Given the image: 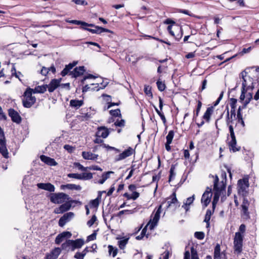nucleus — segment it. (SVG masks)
Here are the masks:
<instances>
[{"mask_svg": "<svg viewBox=\"0 0 259 259\" xmlns=\"http://www.w3.org/2000/svg\"><path fill=\"white\" fill-rule=\"evenodd\" d=\"M156 83L158 89L160 91H164V90L165 88V85L164 83H163L162 81L159 80L157 81Z\"/></svg>", "mask_w": 259, "mask_h": 259, "instance_id": "nucleus-53", "label": "nucleus"}, {"mask_svg": "<svg viewBox=\"0 0 259 259\" xmlns=\"http://www.w3.org/2000/svg\"><path fill=\"white\" fill-rule=\"evenodd\" d=\"M40 159L42 162L50 166H55L57 164L54 159L44 155L40 156Z\"/></svg>", "mask_w": 259, "mask_h": 259, "instance_id": "nucleus-27", "label": "nucleus"}, {"mask_svg": "<svg viewBox=\"0 0 259 259\" xmlns=\"http://www.w3.org/2000/svg\"><path fill=\"white\" fill-rule=\"evenodd\" d=\"M114 172L112 171H109L106 172H104L102 175V178L98 181V183L100 184H103L104 182L110 178V175L111 174H113Z\"/></svg>", "mask_w": 259, "mask_h": 259, "instance_id": "nucleus-35", "label": "nucleus"}, {"mask_svg": "<svg viewBox=\"0 0 259 259\" xmlns=\"http://www.w3.org/2000/svg\"><path fill=\"white\" fill-rule=\"evenodd\" d=\"M166 24H171L167 27V30L171 36L177 40H179L182 37L181 27L176 24V22L170 19H167L164 22Z\"/></svg>", "mask_w": 259, "mask_h": 259, "instance_id": "nucleus-3", "label": "nucleus"}, {"mask_svg": "<svg viewBox=\"0 0 259 259\" xmlns=\"http://www.w3.org/2000/svg\"><path fill=\"white\" fill-rule=\"evenodd\" d=\"M0 153L5 158H9V152L6 146V141L5 140L0 141Z\"/></svg>", "mask_w": 259, "mask_h": 259, "instance_id": "nucleus-23", "label": "nucleus"}, {"mask_svg": "<svg viewBox=\"0 0 259 259\" xmlns=\"http://www.w3.org/2000/svg\"><path fill=\"white\" fill-rule=\"evenodd\" d=\"M82 252H77L74 255V258L76 259H83L84 255Z\"/></svg>", "mask_w": 259, "mask_h": 259, "instance_id": "nucleus-60", "label": "nucleus"}, {"mask_svg": "<svg viewBox=\"0 0 259 259\" xmlns=\"http://www.w3.org/2000/svg\"><path fill=\"white\" fill-rule=\"evenodd\" d=\"M229 128L231 138V140L229 141L228 142V145L229 146L230 150L232 151L233 152L238 151L240 150V147L236 146L237 141L234 132L233 126L230 125L229 127Z\"/></svg>", "mask_w": 259, "mask_h": 259, "instance_id": "nucleus-9", "label": "nucleus"}, {"mask_svg": "<svg viewBox=\"0 0 259 259\" xmlns=\"http://www.w3.org/2000/svg\"><path fill=\"white\" fill-rule=\"evenodd\" d=\"M134 152V150L132 148L130 147L127 149L124 150L123 152L117 155L115 157L114 160L115 161H119L123 159H124L126 157L131 156L133 154Z\"/></svg>", "mask_w": 259, "mask_h": 259, "instance_id": "nucleus-13", "label": "nucleus"}, {"mask_svg": "<svg viewBox=\"0 0 259 259\" xmlns=\"http://www.w3.org/2000/svg\"><path fill=\"white\" fill-rule=\"evenodd\" d=\"M49 73V69H48V68H46L45 67H42L41 71H40V73L44 75V76H46Z\"/></svg>", "mask_w": 259, "mask_h": 259, "instance_id": "nucleus-63", "label": "nucleus"}, {"mask_svg": "<svg viewBox=\"0 0 259 259\" xmlns=\"http://www.w3.org/2000/svg\"><path fill=\"white\" fill-rule=\"evenodd\" d=\"M74 217V213L72 212H69L65 213L59 221V226L63 227L67 222L70 221Z\"/></svg>", "mask_w": 259, "mask_h": 259, "instance_id": "nucleus-16", "label": "nucleus"}, {"mask_svg": "<svg viewBox=\"0 0 259 259\" xmlns=\"http://www.w3.org/2000/svg\"><path fill=\"white\" fill-rule=\"evenodd\" d=\"M11 117L12 121L17 123H19L21 121V117L19 114H9Z\"/></svg>", "mask_w": 259, "mask_h": 259, "instance_id": "nucleus-43", "label": "nucleus"}, {"mask_svg": "<svg viewBox=\"0 0 259 259\" xmlns=\"http://www.w3.org/2000/svg\"><path fill=\"white\" fill-rule=\"evenodd\" d=\"M174 136V132L173 131H170L168 132V135L166 136V142L168 144H171Z\"/></svg>", "mask_w": 259, "mask_h": 259, "instance_id": "nucleus-46", "label": "nucleus"}, {"mask_svg": "<svg viewBox=\"0 0 259 259\" xmlns=\"http://www.w3.org/2000/svg\"><path fill=\"white\" fill-rule=\"evenodd\" d=\"M70 23L74 24L76 25H81V28L83 29V24H86V22L79 21V20H73L68 21Z\"/></svg>", "mask_w": 259, "mask_h": 259, "instance_id": "nucleus-50", "label": "nucleus"}, {"mask_svg": "<svg viewBox=\"0 0 259 259\" xmlns=\"http://www.w3.org/2000/svg\"><path fill=\"white\" fill-rule=\"evenodd\" d=\"M191 254H192V259H199L197 251L194 249L193 247L191 248Z\"/></svg>", "mask_w": 259, "mask_h": 259, "instance_id": "nucleus-61", "label": "nucleus"}, {"mask_svg": "<svg viewBox=\"0 0 259 259\" xmlns=\"http://www.w3.org/2000/svg\"><path fill=\"white\" fill-rule=\"evenodd\" d=\"M70 197L64 193H53L51 195L50 200L52 202L60 204L70 199Z\"/></svg>", "mask_w": 259, "mask_h": 259, "instance_id": "nucleus-7", "label": "nucleus"}, {"mask_svg": "<svg viewBox=\"0 0 259 259\" xmlns=\"http://www.w3.org/2000/svg\"><path fill=\"white\" fill-rule=\"evenodd\" d=\"M82 104L83 101L82 100H71L70 102V106L76 108L80 107Z\"/></svg>", "mask_w": 259, "mask_h": 259, "instance_id": "nucleus-40", "label": "nucleus"}, {"mask_svg": "<svg viewBox=\"0 0 259 259\" xmlns=\"http://www.w3.org/2000/svg\"><path fill=\"white\" fill-rule=\"evenodd\" d=\"M33 93L32 89L30 88H27L24 92L22 102L25 107L30 108L35 102L36 98L32 96Z\"/></svg>", "mask_w": 259, "mask_h": 259, "instance_id": "nucleus-5", "label": "nucleus"}, {"mask_svg": "<svg viewBox=\"0 0 259 259\" xmlns=\"http://www.w3.org/2000/svg\"><path fill=\"white\" fill-rule=\"evenodd\" d=\"M211 189L209 190H206L201 198V203L204 207H206L210 202L211 198L212 196V193Z\"/></svg>", "mask_w": 259, "mask_h": 259, "instance_id": "nucleus-15", "label": "nucleus"}, {"mask_svg": "<svg viewBox=\"0 0 259 259\" xmlns=\"http://www.w3.org/2000/svg\"><path fill=\"white\" fill-rule=\"evenodd\" d=\"M177 199L176 198V195L175 193H172L170 198H168L165 202L166 204V207H169L172 206V204L175 205L177 203Z\"/></svg>", "mask_w": 259, "mask_h": 259, "instance_id": "nucleus-31", "label": "nucleus"}, {"mask_svg": "<svg viewBox=\"0 0 259 259\" xmlns=\"http://www.w3.org/2000/svg\"><path fill=\"white\" fill-rule=\"evenodd\" d=\"M99 204V198H97L94 200H92L90 201V205L92 207H97Z\"/></svg>", "mask_w": 259, "mask_h": 259, "instance_id": "nucleus-48", "label": "nucleus"}, {"mask_svg": "<svg viewBox=\"0 0 259 259\" xmlns=\"http://www.w3.org/2000/svg\"><path fill=\"white\" fill-rule=\"evenodd\" d=\"M93 178V174L91 172H83L80 174V180H89Z\"/></svg>", "mask_w": 259, "mask_h": 259, "instance_id": "nucleus-42", "label": "nucleus"}, {"mask_svg": "<svg viewBox=\"0 0 259 259\" xmlns=\"http://www.w3.org/2000/svg\"><path fill=\"white\" fill-rule=\"evenodd\" d=\"M108 249H109V255H112V256L113 257H114L117 253V251H118V250L116 248H114L113 247L112 245H109L108 247Z\"/></svg>", "mask_w": 259, "mask_h": 259, "instance_id": "nucleus-45", "label": "nucleus"}, {"mask_svg": "<svg viewBox=\"0 0 259 259\" xmlns=\"http://www.w3.org/2000/svg\"><path fill=\"white\" fill-rule=\"evenodd\" d=\"M124 120L123 119H121L120 120H117L115 122V125L117 126L122 127L124 125Z\"/></svg>", "mask_w": 259, "mask_h": 259, "instance_id": "nucleus-62", "label": "nucleus"}, {"mask_svg": "<svg viewBox=\"0 0 259 259\" xmlns=\"http://www.w3.org/2000/svg\"><path fill=\"white\" fill-rule=\"evenodd\" d=\"M144 92L145 93L149 96H152V92L151 91V87L149 85L144 86Z\"/></svg>", "mask_w": 259, "mask_h": 259, "instance_id": "nucleus-57", "label": "nucleus"}, {"mask_svg": "<svg viewBox=\"0 0 259 259\" xmlns=\"http://www.w3.org/2000/svg\"><path fill=\"white\" fill-rule=\"evenodd\" d=\"M249 180L248 178L240 179L237 183V190L239 195L246 197L248 193Z\"/></svg>", "mask_w": 259, "mask_h": 259, "instance_id": "nucleus-6", "label": "nucleus"}, {"mask_svg": "<svg viewBox=\"0 0 259 259\" xmlns=\"http://www.w3.org/2000/svg\"><path fill=\"white\" fill-rule=\"evenodd\" d=\"M194 236L199 240H202L204 238L205 234L203 232H196L194 233Z\"/></svg>", "mask_w": 259, "mask_h": 259, "instance_id": "nucleus-47", "label": "nucleus"}, {"mask_svg": "<svg viewBox=\"0 0 259 259\" xmlns=\"http://www.w3.org/2000/svg\"><path fill=\"white\" fill-rule=\"evenodd\" d=\"M84 241L82 239H77L75 240H67L61 245L62 249H67L70 248L72 251L75 249L80 248L84 244Z\"/></svg>", "mask_w": 259, "mask_h": 259, "instance_id": "nucleus-4", "label": "nucleus"}, {"mask_svg": "<svg viewBox=\"0 0 259 259\" xmlns=\"http://www.w3.org/2000/svg\"><path fill=\"white\" fill-rule=\"evenodd\" d=\"M175 165H171L169 170V182L173 180L175 177L176 174L175 172Z\"/></svg>", "mask_w": 259, "mask_h": 259, "instance_id": "nucleus-44", "label": "nucleus"}, {"mask_svg": "<svg viewBox=\"0 0 259 259\" xmlns=\"http://www.w3.org/2000/svg\"><path fill=\"white\" fill-rule=\"evenodd\" d=\"M97 220V218L95 215H94L92 218L88 221L87 225L89 227H91L95 222V221Z\"/></svg>", "mask_w": 259, "mask_h": 259, "instance_id": "nucleus-58", "label": "nucleus"}, {"mask_svg": "<svg viewBox=\"0 0 259 259\" xmlns=\"http://www.w3.org/2000/svg\"><path fill=\"white\" fill-rule=\"evenodd\" d=\"M117 239H120V240L118 242L119 247L121 249H123L128 242L129 237H123L120 238H117Z\"/></svg>", "mask_w": 259, "mask_h": 259, "instance_id": "nucleus-32", "label": "nucleus"}, {"mask_svg": "<svg viewBox=\"0 0 259 259\" xmlns=\"http://www.w3.org/2000/svg\"><path fill=\"white\" fill-rule=\"evenodd\" d=\"M61 81V78L53 79L49 84H47L48 90L50 93L54 92L58 87L60 86Z\"/></svg>", "mask_w": 259, "mask_h": 259, "instance_id": "nucleus-17", "label": "nucleus"}, {"mask_svg": "<svg viewBox=\"0 0 259 259\" xmlns=\"http://www.w3.org/2000/svg\"><path fill=\"white\" fill-rule=\"evenodd\" d=\"M243 235L240 232H236L234 238V249L237 253H240L242 250Z\"/></svg>", "mask_w": 259, "mask_h": 259, "instance_id": "nucleus-8", "label": "nucleus"}, {"mask_svg": "<svg viewBox=\"0 0 259 259\" xmlns=\"http://www.w3.org/2000/svg\"><path fill=\"white\" fill-rule=\"evenodd\" d=\"M85 71L84 66H79L76 67L74 70L70 72L69 75L73 77H78L83 74Z\"/></svg>", "mask_w": 259, "mask_h": 259, "instance_id": "nucleus-24", "label": "nucleus"}, {"mask_svg": "<svg viewBox=\"0 0 259 259\" xmlns=\"http://www.w3.org/2000/svg\"><path fill=\"white\" fill-rule=\"evenodd\" d=\"M71 207V203L70 201L66 202L64 204L60 206L59 207L55 209V212L56 213H62L70 209Z\"/></svg>", "mask_w": 259, "mask_h": 259, "instance_id": "nucleus-22", "label": "nucleus"}, {"mask_svg": "<svg viewBox=\"0 0 259 259\" xmlns=\"http://www.w3.org/2000/svg\"><path fill=\"white\" fill-rule=\"evenodd\" d=\"M246 69L241 72V76L243 79L242 88L241 95L240 97L241 101H243L245 99V91H252L254 88L253 85V79L247 75V70Z\"/></svg>", "mask_w": 259, "mask_h": 259, "instance_id": "nucleus-1", "label": "nucleus"}, {"mask_svg": "<svg viewBox=\"0 0 259 259\" xmlns=\"http://www.w3.org/2000/svg\"><path fill=\"white\" fill-rule=\"evenodd\" d=\"M74 165L81 171H86L87 170V169H88V167H84L83 165H82L78 162L74 163Z\"/></svg>", "mask_w": 259, "mask_h": 259, "instance_id": "nucleus-55", "label": "nucleus"}, {"mask_svg": "<svg viewBox=\"0 0 259 259\" xmlns=\"http://www.w3.org/2000/svg\"><path fill=\"white\" fill-rule=\"evenodd\" d=\"M83 29L88 30L92 33H96V34H100V33L104 32L113 33V32L109 29L104 28L98 26H95L94 29H91V28H88L85 27V28H83Z\"/></svg>", "mask_w": 259, "mask_h": 259, "instance_id": "nucleus-20", "label": "nucleus"}, {"mask_svg": "<svg viewBox=\"0 0 259 259\" xmlns=\"http://www.w3.org/2000/svg\"><path fill=\"white\" fill-rule=\"evenodd\" d=\"M161 212V205H160L157 210L156 211L152 220L147 224L149 226L150 230H152L157 225V224L160 218V214Z\"/></svg>", "mask_w": 259, "mask_h": 259, "instance_id": "nucleus-12", "label": "nucleus"}, {"mask_svg": "<svg viewBox=\"0 0 259 259\" xmlns=\"http://www.w3.org/2000/svg\"><path fill=\"white\" fill-rule=\"evenodd\" d=\"M67 189L69 190H75L79 191L81 189V187L80 185H77L73 184H68L66 185H62L61 186V189L64 190Z\"/></svg>", "mask_w": 259, "mask_h": 259, "instance_id": "nucleus-30", "label": "nucleus"}, {"mask_svg": "<svg viewBox=\"0 0 259 259\" xmlns=\"http://www.w3.org/2000/svg\"><path fill=\"white\" fill-rule=\"evenodd\" d=\"M226 184L222 181L219 183V178L215 176L214 180L213 190L214 191V197L212 201L213 208L214 209L215 204L218 202L220 195L225 192Z\"/></svg>", "mask_w": 259, "mask_h": 259, "instance_id": "nucleus-2", "label": "nucleus"}, {"mask_svg": "<svg viewBox=\"0 0 259 259\" xmlns=\"http://www.w3.org/2000/svg\"><path fill=\"white\" fill-rule=\"evenodd\" d=\"M140 196V194L137 192H133V193L131 194V199L136 200Z\"/></svg>", "mask_w": 259, "mask_h": 259, "instance_id": "nucleus-64", "label": "nucleus"}, {"mask_svg": "<svg viewBox=\"0 0 259 259\" xmlns=\"http://www.w3.org/2000/svg\"><path fill=\"white\" fill-rule=\"evenodd\" d=\"M96 236L97 233L96 231H95L93 233L88 236L86 242H88L89 241L95 240L96 239Z\"/></svg>", "mask_w": 259, "mask_h": 259, "instance_id": "nucleus-51", "label": "nucleus"}, {"mask_svg": "<svg viewBox=\"0 0 259 259\" xmlns=\"http://www.w3.org/2000/svg\"><path fill=\"white\" fill-rule=\"evenodd\" d=\"M72 1L77 5H87L88 3L84 0H72Z\"/></svg>", "mask_w": 259, "mask_h": 259, "instance_id": "nucleus-59", "label": "nucleus"}, {"mask_svg": "<svg viewBox=\"0 0 259 259\" xmlns=\"http://www.w3.org/2000/svg\"><path fill=\"white\" fill-rule=\"evenodd\" d=\"M102 146L104 148H106L107 150H114L116 153H119L120 152V150L118 149H117L115 147L110 146L108 145H106L105 144L102 145Z\"/></svg>", "mask_w": 259, "mask_h": 259, "instance_id": "nucleus-52", "label": "nucleus"}, {"mask_svg": "<svg viewBox=\"0 0 259 259\" xmlns=\"http://www.w3.org/2000/svg\"><path fill=\"white\" fill-rule=\"evenodd\" d=\"M161 212V205H160L157 210L156 211L152 220L147 224L149 226L150 230H152L157 225V224L160 218V214Z\"/></svg>", "mask_w": 259, "mask_h": 259, "instance_id": "nucleus-11", "label": "nucleus"}, {"mask_svg": "<svg viewBox=\"0 0 259 259\" xmlns=\"http://www.w3.org/2000/svg\"><path fill=\"white\" fill-rule=\"evenodd\" d=\"M223 97V92H222L221 93V94L220 95L219 97L213 103V105H211L210 107L207 108L205 113H212V112H213L214 111H215L217 112H220V111H219L218 109H216V107L219 104L220 101L222 100Z\"/></svg>", "mask_w": 259, "mask_h": 259, "instance_id": "nucleus-18", "label": "nucleus"}, {"mask_svg": "<svg viewBox=\"0 0 259 259\" xmlns=\"http://www.w3.org/2000/svg\"><path fill=\"white\" fill-rule=\"evenodd\" d=\"M148 226L147 225L142 231L140 235L137 236L136 237V239L137 240H141L143 239V238L145 236L146 232H147V227Z\"/></svg>", "mask_w": 259, "mask_h": 259, "instance_id": "nucleus-49", "label": "nucleus"}, {"mask_svg": "<svg viewBox=\"0 0 259 259\" xmlns=\"http://www.w3.org/2000/svg\"><path fill=\"white\" fill-rule=\"evenodd\" d=\"M213 212V210L212 211L210 209H207L206 211L204 221L206 222L207 224V228H208L209 227V221L210 220L211 215H212Z\"/></svg>", "mask_w": 259, "mask_h": 259, "instance_id": "nucleus-38", "label": "nucleus"}, {"mask_svg": "<svg viewBox=\"0 0 259 259\" xmlns=\"http://www.w3.org/2000/svg\"><path fill=\"white\" fill-rule=\"evenodd\" d=\"M109 134V130L105 126H100L98 128L95 136L102 138H106Z\"/></svg>", "mask_w": 259, "mask_h": 259, "instance_id": "nucleus-21", "label": "nucleus"}, {"mask_svg": "<svg viewBox=\"0 0 259 259\" xmlns=\"http://www.w3.org/2000/svg\"><path fill=\"white\" fill-rule=\"evenodd\" d=\"M68 177L70 178H73L77 180H80V174H69L67 175Z\"/></svg>", "mask_w": 259, "mask_h": 259, "instance_id": "nucleus-56", "label": "nucleus"}, {"mask_svg": "<svg viewBox=\"0 0 259 259\" xmlns=\"http://www.w3.org/2000/svg\"><path fill=\"white\" fill-rule=\"evenodd\" d=\"M37 186L38 188L48 191L50 192L55 191V187L51 183H38Z\"/></svg>", "mask_w": 259, "mask_h": 259, "instance_id": "nucleus-25", "label": "nucleus"}, {"mask_svg": "<svg viewBox=\"0 0 259 259\" xmlns=\"http://www.w3.org/2000/svg\"><path fill=\"white\" fill-rule=\"evenodd\" d=\"M252 98V91H245V99L243 101H244V105H246L247 104L249 103L250 100Z\"/></svg>", "mask_w": 259, "mask_h": 259, "instance_id": "nucleus-36", "label": "nucleus"}, {"mask_svg": "<svg viewBox=\"0 0 259 259\" xmlns=\"http://www.w3.org/2000/svg\"><path fill=\"white\" fill-rule=\"evenodd\" d=\"M47 87V84L37 86L34 89H32V92H33V94L44 93L48 89Z\"/></svg>", "mask_w": 259, "mask_h": 259, "instance_id": "nucleus-33", "label": "nucleus"}, {"mask_svg": "<svg viewBox=\"0 0 259 259\" xmlns=\"http://www.w3.org/2000/svg\"><path fill=\"white\" fill-rule=\"evenodd\" d=\"M72 234L70 232L65 231L58 235L55 239V243L60 244L64 239L69 238L71 237Z\"/></svg>", "mask_w": 259, "mask_h": 259, "instance_id": "nucleus-19", "label": "nucleus"}, {"mask_svg": "<svg viewBox=\"0 0 259 259\" xmlns=\"http://www.w3.org/2000/svg\"><path fill=\"white\" fill-rule=\"evenodd\" d=\"M11 71L12 73V75H15V76L16 78H18L19 79V80H20V81L21 80V79L19 78V75L22 76V74L20 72H16V69H15V67H13L12 68Z\"/></svg>", "mask_w": 259, "mask_h": 259, "instance_id": "nucleus-54", "label": "nucleus"}, {"mask_svg": "<svg viewBox=\"0 0 259 259\" xmlns=\"http://www.w3.org/2000/svg\"><path fill=\"white\" fill-rule=\"evenodd\" d=\"M94 89H97V91L99 90V83H92L90 85L87 84L83 87L82 92H87L88 91H90V90H93Z\"/></svg>", "mask_w": 259, "mask_h": 259, "instance_id": "nucleus-34", "label": "nucleus"}, {"mask_svg": "<svg viewBox=\"0 0 259 259\" xmlns=\"http://www.w3.org/2000/svg\"><path fill=\"white\" fill-rule=\"evenodd\" d=\"M249 202L248 200L243 197L242 203L241 204V216L243 219L248 220L250 218L248 208L249 207Z\"/></svg>", "mask_w": 259, "mask_h": 259, "instance_id": "nucleus-10", "label": "nucleus"}, {"mask_svg": "<svg viewBox=\"0 0 259 259\" xmlns=\"http://www.w3.org/2000/svg\"><path fill=\"white\" fill-rule=\"evenodd\" d=\"M237 100L234 98H231L230 100V106L231 108L230 113H235L236 107Z\"/></svg>", "mask_w": 259, "mask_h": 259, "instance_id": "nucleus-41", "label": "nucleus"}, {"mask_svg": "<svg viewBox=\"0 0 259 259\" xmlns=\"http://www.w3.org/2000/svg\"><path fill=\"white\" fill-rule=\"evenodd\" d=\"M77 63V62L74 61L71 63H69L68 65L65 66V67L63 69V70L61 72V75L62 76H65L66 75L68 74H70V70L72 69L73 67H74Z\"/></svg>", "mask_w": 259, "mask_h": 259, "instance_id": "nucleus-29", "label": "nucleus"}, {"mask_svg": "<svg viewBox=\"0 0 259 259\" xmlns=\"http://www.w3.org/2000/svg\"><path fill=\"white\" fill-rule=\"evenodd\" d=\"M60 253L61 249L59 247L55 248L46 255V259H57Z\"/></svg>", "mask_w": 259, "mask_h": 259, "instance_id": "nucleus-28", "label": "nucleus"}, {"mask_svg": "<svg viewBox=\"0 0 259 259\" xmlns=\"http://www.w3.org/2000/svg\"><path fill=\"white\" fill-rule=\"evenodd\" d=\"M199 115L196 114V116L193 117L199 127L202 126L204 123V121H209L210 114H203L200 116H199Z\"/></svg>", "mask_w": 259, "mask_h": 259, "instance_id": "nucleus-14", "label": "nucleus"}, {"mask_svg": "<svg viewBox=\"0 0 259 259\" xmlns=\"http://www.w3.org/2000/svg\"><path fill=\"white\" fill-rule=\"evenodd\" d=\"M81 155L85 160H96L98 157V155L94 154L91 151H83Z\"/></svg>", "mask_w": 259, "mask_h": 259, "instance_id": "nucleus-26", "label": "nucleus"}, {"mask_svg": "<svg viewBox=\"0 0 259 259\" xmlns=\"http://www.w3.org/2000/svg\"><path fill=\"white\" fill-rule=\"evenodd\" d=\"M214 259H221V247L219 244H217L214 248Z\"/></svg>", "mask_w": 259, "mask_h": 259, "instance_id": "nucleus-39", "label": "nucleus"}, {"mask_svg": "<svg viewBox=\"0 0 259 259\" xmlns=\"http://www.w3.org/2000/svg\"><path fill=\"white\" fill-rule=\"evenodd\" d=\"M195 195H193L192 197H190L187 199L186 201L184 202V205L182 207L186 210H188L189 206L192 204L194 200Z\"/></svg>", "mask_w": 259, "mask_h": 259, "instance_id": "nucleus-37", "label": "nucleus"}]
</instances>
